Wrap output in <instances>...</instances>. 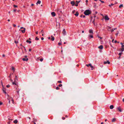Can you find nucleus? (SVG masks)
<instances>
[{
    "mask_svg": "<svg viewBox=\"0 0 124 124\" xmlns=\"http://www.w3.org/2000/svg\"><path fill=\"white\" fill-rule=\"evenodd\" d=\"M89 33H93V31L92 29H90L89 30Z\"/></svg>",
    "mask_w": 124,
    "mask_h": 124,
    "instance_id": "15",
    "label": "nucleus"
},
{
    "mask_svg": "<svg viewBox=\"0 0 124 124\" xmlns=\"http://www.w3.org/2000/svg\"><path fill=\"white\" fill-rule=\"evenodd\" d=\"M44 39V38H43V37H42L41 38V39L42 40H43Z\"/></svg>",
    "mask_w": 124,
    "mask_h": 124,
    "instance_id": "61",
    "label": "nucleus"
},
{
    "mask_svg": "<svg viewBox=\"0 0 124 124\" xmlns=\"http://www.w3.org/2000/svg\"><path fill=\"white\" fill-rule=\"evenodd\" d=\"M75 5L76 6H78V4L77 3V4H75Z\"/></svg>",
    "mask_w": 124,
    "mask_h": 124,
    "instance_id": "54",
    "label": "nucleus"
},
{
    "mask_svg": "<svg viewBox=\"0 0 124 124\" xmlns=\"http://www.w3.org/2000/svg\"><path fill=\"white\" fill-rule=\"evenodd\" d=\"M114 4H113L112 3L110 5H108L109 6V7H111V6H112L114 5Z\"/></svg>",
    "mask_w": 124,
    "mask_h": 124,
    "instance_id": "27",
    "label": "nucleus"
},
{
    "mask_svg": "<svg viewBox=\"0 0 124 124\" xmlns=\"http://www.w3.org/2000/svg\"><path fill=\"white\" fill-rule=\"evenodd\" d=\"M117 108L120 112H122V110L121 108H120V107H117Z\"/></svg>",
    "mask_w": 124,
    "mask_h": 124,
    "instance_id": "12",
    "label": "nucleus"
},
{
    "mask_svg": "<svg viewBox=\"0 0 124 124\" xmlns=\"http://www.w3.org/2000/svg\"><path fill=\"white\" fill-rule=\"evenodd\" d=\"M12 69L13 70V72L15 71V69L13 67H12Z\"/></svg>",
    "mask_w": 124,
    "mask_h": 124,
    "instance_id": "24",
    "label": "nucleus"
},
{
    "mask_svg": "<svg viewBox=\"0 0 124 124\" xmlns=\"http://www.w3.org/2000/svg\"><path fill=\"white\" fill-rule=\"evenodd\" d=\"M14 6L15 7H17V5H14Z\"/></svg>",
    "mask_w": 124,
    "mask_h": 124,
    "instance_id": "55",
    "label": "nucleus"
},
{
    "mask_svg": "<svg viewBox=\"0 0 124 124\" xmlns=\"http://www.w3.org/2000/svg\"><path fill=\"white\" fill-rule=\"evenodd\" d=\"M8 99L9 100V103H10V100H9V99H8Z\"/></svg>",
    "mask_w": 124,
    "mask_h": 124,
    "instance_id": "50",
    "label": "nucleus"
},
{
    "mask_svg": "<svg viewBox=\"0 0 124 124\" xmlns=\"http://www.w3.org/2000/svg\"><path fill=\"white\" fill-rule=\"evenodd\" d=\"M114 108V106L113 105H111L110 106V109H112Z\"/></svg>",
    "mask_w": 124,
    "mask_h": 124,
    "instance_id": "21",
    "label": "nucleus"
},
{
    "mask_svg": "<svg viewBox=\"0 0 124 124\" xmlns=\"http://www.w3.org/2000/svg\"><path fill=\"white\" fill-rule=\"evenodd\" d=\"M98 38H100V39H102V37H100L99 36H98Z\"/></svg>",
    "mask_w": 124,
    "mask_h": 124,
    "instance_id": "51",
    "label": "nucleus"
},
{
    "mask_svg": "<svg viewBox=\"0 0 124 124\" xmlns=\"http://www.w3.org/2000/svg\"><path fill=\"white\" fill-rule=\"evenodd\" d=\"M1 84L2 85V87H3L2 90L3 91V90H5V88H4V86L3 85V84H2V82H1Z\"/></svg>",
    "mask_w": 124,
    "mask_h": 124,
    "instance_id": "17",
    "label": "nucleus"
},
{
    "mask_svg": "<svg viewBox=\"0 0 124 124\" xmlns=\"http://www.w3.org/2000/svg\"><path fill=\"white\" fill-rule=\"evenodd\" d=\"M98 48L100 49H102L103 48V46L102 45H101L98 47Z\"/></svg>",
    "mask_w": 124,
    "mask_h": 124,
    "instance_id": "16",
    "label": "nucleus"
},
{
    "mask_svg": "<svg viewBox=\"0 0 124 124\" xmlns=\"http://www.w3.org/2000/svg\"><path fill=\"white\" fill-rule=\"evenodd\" d=\"M75 12V10H74L72 11V13L73 14H74Z\"/></svg>",
    "mask_w": 124,
    "mask_h": 124,
    "instance_id": "44",
    "label": "nucleus"
},
{
    "mask_svg": "<svg viewBox=\"0 0 124 124\" xmlns=\"http://www.w3.org/2000/svg\"><path fill=\"white\" fill-rule=\"evenodd\" d=\"M123 7V4H121L119 6V7L120 8H121L122 7Z\"/></svg>",
    "mask_w": 124,
    "mask_h": 124,
    "instance_id": "25",
    "label": "nucleus"
},
{
    "mask_svg": "<svg viewBox=\"0 0 124 124\" xmlns=\"http://www.w3.org/2000/svg\"><path fill=\"white\" fill-rule=\"evenodd\" d=\"M62 119L63 120H64L65 119V118L64 117H62Z\"/></svg>",
    "mask_w": 124,
    "mask_h": 124,
    "instance_id": "57",
    "label": "nucleus"
},
{
    "mask_svg": "<svg viewBox=\"0 0 124 124\" xmlns=\"http://www.w3.org/2000/svg\"><path fill=\"white\" fill-rule=\"evenodd\" d=\"M62 33L63 35L65 36L66 35V32L65 31V29H64L62 31Z\"/></svg>",
    "mask_w": 124,
    "mask_h": 124,
    "instance_id": "3",
    "label": "nucleus"
},
{
    "mask_svg": "<svg viewBox=\"0 0 124 124\" xmlns=\"http://www.w3.org/2000/svg\"><path fill=\"white\" fill-rule=\"evenodd\" d=\"M10 80L12 82H13V80L11 79V78H10Z\"/></svg>",
    "mask_w": 124,
    "mask_h": 124,
    "instance_id": "49",
    "label": "nucleus"
},
{
    "mask_svg": "<svg viewBox=\"0 0 124 124\" xmlns=\"http://www.w3.org/2000/svg\"><path fill=\"white\" fill-rule=\"evenodd\" d=\"M18 122L17 120H15L14 121V123L15 124H16Z\"/></svg>",
    "mask_w": 124,
    "mask_h": 124,
    "instance_id": "20",
    "label": "nucleus"
},
{
    "mask_svg": "<svg viewBox=\"0 0 124 124\" xmlns=\"http://www.w3.org/2000/svg\"><path fill=\"white\" fill-rule=\"evenodd\" d=\"M116 119L115 118H113L112 119V121L113 122H114L115 121Z\"/></svg>",
    "mask_w": 124,
    "mask_h": 124,
    "instance_id": "23",
    "label": "nucleus"
},
{
    "mask_svg": "<svg viewBox=\"0 0 124 124\" xmlns=\"http://www.w3.org/2000/svg\"><path fill=\"white\" fill-rule=\"evenodd\" d=\"M88 38L89 39H90L91 38H93V36L91 34H89L88 35Z\"/></svg>",
    "mask_w": 124,
    "mask_h": 124,
    "instance_id": "5",
    "label": "nucleus"
},
{
    "mask_svg": "<svg viewBox=\"0 0 124 124\" xmlns=\"http://www.w3.org/2000/svg\"><path fill=\"white\" fill-rule=\"evenodd\" d=\"M114 31V30L113 29H112L111 30V32H112L113 31Z\"/></svg>",
    "mask_w": 124,
    "mask_h": 124,
    "instance_id": "47",
    "label": "nucleus"
},
{
    "mask_svg": "<svg viewBox=\"0 0 124 124\" xmlns=\"http://www.w3.org/2000/svg\"><path fill=\"white\" fill-rule=\"evenodd\" d=\"M15 43L16 44H17L18 43V41H17V42H16V41H15Z\"/></svg>",
    "mask_w": 124,
    "mask_h": 124,
    "instance_id": "43",
    "label": "nucleus"
},
{
    "mask_svg": "<svg viewBox=\"0 0 124 124\" xmlns=\"http://www.w3.org/2000/svg\"><path fill=\"white\" fill-rule=\"evenodd\" d=\"M10 86L9 85H7L6 86L7 87H10Z\"/></svg>",
    "mask_w": 124,
    "mask_h": 124,
    "instance_id": "39",
    "label": "nucleus"
},
{
    "mask_svg": "<svg viewBox=\"0 0 124 124\" xmlns=\"http://www.w3.org/2000/svg\"><path fill=\"white\" fill-rule=\"evenodd\" d=\"M11 74H10V76H9V78H10V76H11Z\"/></svg>",
    "mask_w": 124,
    "mask_h": 124,
    "instance_id": "60",
    "label": "nucleus"
},
{
    "mask_svg": "<svg viewBox=\"0 0 124 124\" xmlns=\"http://www.w3.org/2000/svg\"><path fill=\"white\" fill-rule=\"evenodd\" d=\"M51 14L52 16H55V14L54 12H53L51 13Z\"/></svg>",
    "mask_w": 124,
    "mask_h": 124,
    "instance_id": "9",
    "label": "nucleus"
},
{
    "mask_svg": "<svg viewBox=\"0 0 124 124\" xmlns=\"http://www.w3.org/2000/svg\"><path fill=\"white\" fill-rule=\"evenodd\" d=\"M23 30H21V31L23 33H24L25 32V29L24 28Z\"/></svg>",
    "mask_w": 124,
    "mask_h": 124,
    "instance_id": "13",
    "label": "nucleus"
},
{
    "mask_svg": "<svg viewBox=\"0 0 124 124\" xmlns=\"http://www.w3.org/2000/svg\"><path fill=\"white\" fill-rule=\"evenodd\" d=\"M43 60V59L42 58H41L40 59V61L41 62H42Z\"/></svg>",
    "mask_w": 124,
    "mask_h": 124,
    "instance_id": "33",
    "label": "nucleus"
},
{
    "mask_svg": "<svg viewBox=\"0 0 124 124\" xmlns=\"http://www.w3.org/2000/svg\"><path fill=\"white\" fill-rule=\"evenodd\" d=\"M91 13V11L89 10H86L84 12V14L86 15H88Z\"/></svg>",
    "mask_w": 124,
    "mask_h": 124,
    "instance_id": "1",
    "label": "nucleus"
},
{
    "mask_svg": "<svg viewBox=\"0 0 124 124\" xmlns=\"http://www.w3.org/2000/svg\"><path fill=\"white\" fill-rule=\"evenodd\" d=\"M70 3L72 6H74L75 5V3L74 1H72L70 2Z\"/></svg>",
    "mask_w": 124,
    "mask_h": 124,
    "instance_id": "6",
    "label": "nucleus"
},
{
    "mask_svg": "<svg viewBox=\"0 0 124 124\" xmlns=\"http://www.w3.org/2000/svg\"><path fill=\"white\" fill-rule=\"evenodd\" d=\"M94 6H93V7L94 8H95L96 7V4L95 3H94Z\"/></svg>",
    "mask_w": 124,
    "mask_h": 124,
    "instance_id": "34",
    "label": "nucleus"
},
{
    "mask_svg": "<svg viewBox=\"0 0 124 124\" xmlns=\"http://www.w3.org/2000/svg\"><path fill=\"white\" fill-rule=\"evenodd\" d=\"M19 90H17L16 91L17 92V93L18 94H19Z\"/></svg>",
    "mask_w": 124,
    "mask_h": 124,
    "instance_id": "42",
    "label": "nucleus"
},
{
    "mask_svg": "<svg viewBox=\"0 0 124 124\" xmlns=\"http://www.w3.org/2000/svg\"><path fill=\"white\" fill-rule=\"evenodd\" d=\"M105 20H109V18H108L107 15H105Z\"/></svg>",
    "mask_w": 124,
    "mask_h": 124,
    "instance_id": "2",
    "label": "nucleus"
},
{
    "mask_svg": "<svg viewBox=\"0 0 124 124\" xmlns=\"http://www.w3.org/2000/svg\"><path fill=\"white\" fill-rule=\"evenodd\" d=\"M122 54V52L120 53L119 54V55H121Z\"/></svg>",
    "mask_w": 124,
    "mask_h": 124,
    "instance_id": "40",
    "label": "nucleus"
},
{
    "mask_svg": "<svg viewBox=\"0 0 124 124\" xmlns=\"http://www.w3.org/2000/svg\"><path fill=\"white\" fill-rule=\"evenodd\" d=\"M36 34H38V31H37L36 32Z\"/></svg>",
    "mask_w": 124,
    "mask_h": 124,
    "instance_id": "62",
    "label": "nucleus"
},
{
    "mask_svg": "<svg viewBox=\"0 0 124 124\" xmlns=\"http://www.w3.org/2000/svg\"><path fill=\"white\" fill-rule=\"evenodd\" d=\"M11 98V101H12V103L13 104H14V101L13 99L12 98Z\"/></svg>",
    "mask_w": 124,
    "mask_h": 124,
    "instance_id": "26",
    "label": "nucleus"
},
{
    "mask_svg": "<svg viewBox=\"0 0 124 124\" xmlns=\"http://www.w3.org/2000/svg\"><path fill=\"white\" fill-rule=\"evenodd\" d=\"M28 58H23L22 59V60L24 61H27L28 60Z\"/></svg>",
    "mask_w": 124,
    "mask_h": 124,
    "instance_id": "8",
    "label": "nucleus"
},
{
    "mask_svg": "<svg viewBox=\"0 0 124 124\" xmlns=\"http://www.w3.org/2000/svg\"><path fill=\"white\" fill-rule=\"evenodd\" d=\"M29 51L30 52L31 51V49H29Z\"/></svg>",
    "mask_w": 124,
    "mask_h": 124,
    "instance_id": "63",
    "label": "nucleus"
},
{
    "mask_svg": "<svg viewBox=\"0 0 124 124\" xmlns=\"http://www.w3.org/2000/svg\"><path fill=\"white\" fill-rule=\"evenodd\" d=\"M26 41L27 42L29 43V44H30L31 43V41H29L28 40H27Z\"/></svg>",
    "mask_w": 124,
    "mask_h": 124,
    "instance_id": "22",
    "label": "nucleus"
},
{
    "mask_svg": "<svg viewBox=\"0 0 124 124\" xmlns=\"http://www.w3.org/2000/svg\"><path fill=\"white\" fill-rule=\"evenodd\" d=\"M12 84L13 85H16L17 81L16 80V79H15L14 82H12Z\"/></svg>",
    "mask_w": 124,
    "mask_h": 124,
    "instance_id": "4",
    "label": "nucleus"
},
{
    "mask_svg": "<svg viewBox=\"0 0 124 124\" xmlns=\"http://www.w3.org/2000/svg\"><path fill=\"white\" fill-rule=\"evenodd\" d=\"M13 11L15 12L16 11V9H14V10Z\"/></svg>",
    "mask_w": 124,
    "mask_h": 124,
    "instance_id": "64",
    "label": "nucleus"
},
{
    "mask_svg": "<svg viewBox=\"0 0 124 124\" xmlns=\"http://www.w3.org/2000/svg\"><path fill=\"white\" fill-rule=\"evenodd\" d=\"M13 26L14 27H16V25L15 24H13Z\"/></svg>",
    "mask_w": 124,
    "mask_h": 124,
    "instance_id": "52",
    "label": "nucleus"
},
{
    "mask_svg": "<svg viewBox=\"0 0 124 124\" xmlns=\"http://www.w3.org/2000/svg\"><path fill=\"white\" fill-rule=\"evenodd\" d=\"M24 28H23V27H21L20 28V29H23Z\"/></svg>",
    "mask_w": 124,
    "mask_h": 124,
    "instance_id": "58",
    "label": "nucleus"
},
{
    "mask_svg": "<svg viewBox=\"0 0 124 124\" xmlns=\"http://www.w3.org/2000/svg\"><path fill=\"white\" fill-rule=\"evenodd\" d=\"M80 17H83V18H85V16L84 15H81V16Z\"/></svg>",
    "mask_w": 124,
    "mask_h": 124,
    "instance_id": "30",
    "label": "nucleus"
},
{
    "mask_svg": "<svg viewBox=\"0 0 124 124\" xmlns=\"http://www.w3.org/2000/svg\"><path fill=\"white\" fill-rule=\"evenodd\" d=\"M23 47H24V50H25V51H26V49L25 48V47H24V46H23Z\"/></svg>",
    "mask_w": 124,
    "mask_h": 124,
    "instance_id": "59",
    "label": "nucleus"
},
{
    "mask_svg": "<svg viewBox=\"0 0 124 124\" xmlns=\"http://www.w3.org/2000/svg\"><path fill=\"white\" fill-rule=\"evenodd\" d=\"M51 37H52V38L51 39V40L52 41H54V38L52 36H51Z\"/></svg>",
    "mask_w": 124,
    "mask_h": 124,
    "instance_id": "18",
    "label": "nucleus"
},
{
    "mask_svg": "<svg viewBox=\"0 0 124 124\" xmlns=\"http://www.w3.org/2000/svg\"><path fill=\"white\" fill-rule=\"evenodd\" d=\"M2 104V103L1 101H0V105H1Z\"/></svg>",
    "mask_w": 124,
    "mask_h": 124,
    "instance_id": "48",
    "label": "nucleus"
},
{
    "mask_svg": "<svg viewBox=\"0 0 124 124\" xmlns=\"http://www.w3.org/2000/svg\"><path fill=\"white\" fill-rule=\"evenodd\" d=\"M99 0L101 1L102 3H104V2L103 1H102V0Z\"/></svg>",
    "mask_w": 124,
    "mask_h": 124,
    "instance_id": "45",
    "label": "nucleus"
},
{
    "mask_svg": "<svg viewBox=\"0 0 124 124\" xmlns=\"http://www.w3.org/2000/svg\"><path fill=\"white\" fill-rule=\"evenodd\" d=\"M121 50L122 52L124 50V45H122Z\"/></svg>",
    "mask_w": 124,
    "mask_h": 124,
    "instance_id": "7",
    "label": "nucleus"
},
{
    "mask_svg": "<svg viewBox=\"0 0 124 124\" xmlns=\"http://www.w3.org/2000/svg\"><path fill=\"white\" fill-rule=\"evenodd\" d=\"M89 66H90L92 70H93L94 69L92 65L91 64H89Z\"/></svg>",
    "mask_w": 124,
    "mask_h": 124,
    "instance_id": "11",
    "label": "nucleus"
},
{
    "mask_svg": "<svg viewBox=\"0 0 124 124\" xmlns=\"http://www.w3.org/2000/svg\"><path fill=\"white\" fill-rule=\"evenodd\" d=\"M108 63V64H109L110 63V62L109 61H107L106 62H104V63L105 64H106V63Z\"/></svg>",
    "mask_w": 124,
    "mask_h": 124,
    "instance_id": "10",
    "label": "nucleus"
},
{
    "mask_svg": "<svg viewBox=\"0 0 124 124\" xmlns=\"http://www.w3.org/2000/svg\"><path fill=\"white\" fill-rule=\"evenodd\" d=\"M62 86V85L61 84H59V87H61Z\"/></svg>",
    "mask_w": 124,
    "mask_h": 124,
    "instance_id": "41",
    "label": "nucleus"
},
{
    "mask_svg": "<svg viewBox=\"0 0 124 124\" xmlns=\"http://www.w3.org/2000/svg\"><path fill=\"white\" fill-rule=\"evenodd\" d=\"M3 91V92L5 94H6V92L5 91V90H4Z\"/></svg>",
    "mask_w": 124,
    "mask_h": 124,
    "instance_id": "38",
    "label": "nucleus"
},
{
    "mask_svg": "<svg viewBox=\"0 0 124 124\" xmlns=\"http://www.w3.org/2000/svg\"><path fill=\"white\" fill-rule=\"evenodd\" d=\"M35 39L36 40H38L39 39L38 38L36 37L35 38Z\"/></svg>",
    "mask_w": 124,
    "mask_h": 124,
    "instance_id": "35",
    "label": "nucleus"
},
{
    "mask_svg": "<svg viewBox=\"0 0 124 124\" xmlns=\"http://www.w3.org/2000/svg\"><path fill=\"white\" fill-rule=\"evenodd\" d=\"M41 2L39 0H38V1H37V2L36 3V4H39Z\"/></svg>",
    "mask_w": 124,
    "mask_h": 124,
    "instance_id": "19",
    "label": "nucleus"
},
{
    "mask_svg": "<svg viewBox=\"0 0 124 124\" xmlns=\"http://www.w3.org/2000/svg\"><path fill=\"white\" fill-rule=\"evenodd\" d=\"M78 14L79 13L78 11L76 12V13L74 14V15L76 16H78Z\"/></svg>",
    "mask_w": 124,
    "mask_h": 124,
    "instance_id": "14",
    "label": "nucleus"
},
{
    "mask_svg": "<svg viewBox=\"0 0 124 124\" xmlns=\"http://www.w3.org/2000/svg\"><path fill=\"white\" fill-rule=\"evenodd\" d=\"M93 24H94V25H95V23H94V21H93Z\"/></svg>",
    "mask_w": 124,
    "mask_h": 124,
    "instance_id": "56",
    "label": "nucleus"
},
{
    "mask_svg": "<svg viewBox=\"0 0 124 124\" xmlns=\"http://www.w3.org/2000/svg\"><path fill=\"white\" fill-rule=\"evenodd\" d=\"M58 83H62V81H58Z\"/></svg>",
    "mask_w": 124,
    "mask_h": 124,
    "instance_id": "37",
    "label": "nucleus"
},
{
    "mask_svg": "<svg viewBox=\"0 0 124 124\" xmlns=\"http://www.w3.org/2000/svg\"><path fill=\"white\" fill-rule=\"evenodd\" d=\"M2 56H3V57H5V55L4 54H3L2 55Z\"/></svg>",
    "mask_w": 124,
    "mask_h": 124,
    "instance_id": "53",
    "label": "nucleus"
},
{
    "mask_svg": "<svg viewBox=\"0 0 124 124\" xmlns=\"http://www.w3.org/2000/svg\"><path fill=\"white\" fill-rule=\"evenodd\" d=\"M44 32L43 30H42L40 32V33H43Z\"/></svg>",
    "mask_w": 124,
    "mask_h": 124,
    "instance_id": "32",
    "label": "nucleus"
},
{
    "mask_svg": "<svg viewBox=\"0 0 124 124\" xmlns=\"http://www.w3.org/2000/svg\"><path fill=\"white\" fill-rule=\"evenodd\" d=\"M15 79H16V81H17L18 79L17 77L16 76H15Z\"/></svg>",
    "mask_w": 124,
    "mask_h": 124,
    "instance_id": "31",
    "label": "nucleus"
},
{
    "mask_svg": "<svg viewBox=\"0 0 124 124\" xmlns=\"http://www.w3.org/2000/svg\"><path fill=\"white\" fill-rule=\"evenodd\" d=\"M59 45L60 46L61 45V42H59L58 43Z\"/></svg>",
    "mask_w": 124,
    "mask_h": 124,
    "instance_id": "36",
    "label": "nucleus"
},
{
    "mask_svg": "<svg viewBox=\"0 0 124 124\" xmlns=\"http://www.w3.org/2000/svg\"><path fill=\"white\" fill-rule=\"evenodd\" d=\"M56 89L57 90H58L59 89V88L58 87H57L56 88Z\"/></svg>",
    "mask_w": 124,
    "mask_h": 124,
    "instance_id": "46",
    "label": "nucleus"
},
{
    "mask_svg": "<svg viewBox=\"0 0 124 124\" xmlns=\"http://www.w3.org/2000/svg\"><path fill=\"white\" fill-rule=\"evenodd\" d=\"M80 1H76V3L77 4H78L80 2Z\"/></svg>",
    "mask_w": 124,
    "mask_h": 124,
    "instance_id": "29",
    "label": "nucleus"
},
{
    "mask_svg": "<svg viewBox=\"0 0 124 124\" xmlns=\"http://www.w3.org/2000/svg\"><path fill=\"white\" fill-rule=\"evenodd\" d=\"M111 28V27H109V26H108V27H107V29H108V31H109V29H110Z\"/></svg>",
    "mask_w": 124,
    "mask_h": 124,
    "instance_id": "28",
    "label": "nucleus"
}]
</instances>
